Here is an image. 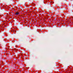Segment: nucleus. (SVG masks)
Here are the masks:
<instances>
[{
	"instance_id": "nucleus-1",
	"label": "nucleus",
	"mask_w": 73,
	"mask_h": 73,
	"mask_svg": "<svg viewBox=\"0 0 73 73\" xmlns=\"http://www.w3.org/2000/svg\"><path fill=\"white\" fill-rule=\"evenodd\" d=\"M20 13L19 12H17L15 13V15H19Z\"/></svg>"
},
{
	"instance_id": "nucleus-2",
	"label": "nucleus",
	"mask_w": 73,
	"mask_h": 73,
	"mask_svg": "<svg viewBox=\"0 0 73 73\" xmlns=\"http://www.w3.org/2000/svg\"><path fill=\"white\" fill-rule=\"evenodd\" d=\"M51 3H52V4H53V3H54V2H52Z\"/></svg>"
},
{
	"instance_id": "nucleus-4",
	"label": "nucleus",
	"mask_w": 73,
	"mask_h": 73,
	"mask_svg": "<svg viewBox=\"0 0 73 73\" xmlns=\"http://www.w3.org/2000/svg\"><path fill=\"white\" fill-rule=\"evenodd\" d=\"M34 4L33 3V5Z\"/></svg>"
},
{
	"instance_id": "nucleus-3",
	"label": "nucleus",
	"mask_w": 73,
	"mask_h": 73,
	"mask_svg": "<svg viewBox=\"0 0 73 73\" xmlns=\"http://www.w3.org/2000/svg\"><path fill=\"white\" fill-rule=\"evenodd\" d=\"M54 8H53V7L52 8V9H54Z\"/></svg>"
}]
</instances>
